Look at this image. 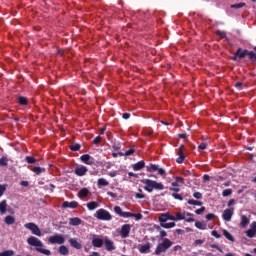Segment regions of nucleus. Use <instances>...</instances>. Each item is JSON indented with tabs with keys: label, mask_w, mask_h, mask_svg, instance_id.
I'll return each mask as SVG.
<instances>
[{
	"label": "nucleus",
	"mask_w": 256,
	"mask_h": 256,
	"mask_svg": "<svg viewBox=\"0 0 256 256\" xmlns=\"http://www.w3.org/2000/svg\"><path fill=\"white\" fill-rule=\"evenodd\" d=\"M253 51H249L247 49L243 50L242 48H238L232 57V61H239V59H245V57H249L250 61H256V46L253 48Z\"/></svg>",
	"instance_id": "f257e3e1"
},
{
	"label": "nucleus",
	"mask_w": 256,
	"mask_h": 256,
	"mask_svg": "<svg viewBox=\"0 0 256 256\" xmlns=\"http://www.w3.org/2000/svg\"><path fill=\"white\" fill-rule=\"evenodd\" d=\"M141 183H143L144 189L147 191V193H153V191H163L165 189V186L161 182H157L155 180L151 179H143L141 180Z\"/></svg>",
	"instance_id": "f03ea898"
},
{
	"label": "nucleus",
	"mask_w": 256,
	"mask_h": 256,
	"mask_svg": "<svg viewBox=\"0 0 256 256\" xmlns=\"http://www.w3.org/2000/svg\"><path fill=\"white\" fill-rule=\"evenodd\" d=\"M28 245L31 247H35L38 253H42V255H51V250L43 248V242L39 240L37 237L31 236L27 239Z\"/></svg>",
	"instance_id": "7ed1b4c3"
},
{
	"label": "nucleus",
	"mask_w": 256,
	"mask_h": 256,
	"mask_svg": "<svg viewBox=\"0 0 256 256\" xmlns=\"http://www.w3.org/2000/svg\"><path fill=\"white\" fill-rule=\"evenodd\" d=\"M172 245L173 242L171 240H169L168 238H164L163 242L158 244V246L156 247L154 254L161 255V253H165L167 249L171 248Z\"/></svg>",
	"instance_id": "20e7f679"
},
{
	"label": "nucleus",
	"mask_w": 256,
	"mask_h": 256,
	"mask_svg": "<svg viewBox=\"0 0 256 256\" xmlns=\"http://www.w3.org/2000/svg\"><path fill=\"white\" fill-rule=\"evenodd\" d=\"M96 217L100 221H111V219H113V216H111V213H109V211H107L103 208L97 210Z\"/></svg>",
	"instance_id": "39448f33"
},
{
	"label": "nucleus",
	"mask_w": 256,
	"mask_h": 256,
	"mask_svg": "<svg viewBox=\"0 0 256 256\" xmlns=\"http://www.w3.org/2000/svg\"><path fill=\"white\" fill-rule=\"evenodd\" d=\"M25 229H28L29 231H31L32 235H36L37 237H41V229L39 228V226H37V224L33 223V222H29L24 224Z\"/></svg>",
	"instance_id": "423d86ee"
},
{
	"label": "nucleus",
	"mask_w": 256,
	"mask_h": 256,
	"mask_svg": "<svg viewBox=\"0 0 256 256\" xmlns=\"http://www.w3.org/2000/svg\"><path fill=\"white\" fill-rule=\"evenodd\" d=\"M48 241L49 243H51V245H55V244L63 245V243H65V237H63V235L56 234V235L50 236Z\"/></svg>",
	"instance_id": "0eeeda50"
},
{
	"label": "nucleus",
	"mask_w": 256,
	"mask_h": 256,
	"mask_svg": "<svg viewBox=\"0 0 256 256\" xmlns=\"http://www.w3.org/2000/svg\"><path fill=\"white\" fill-rule=\"evenodd\" d=\"M146 169H147L148 173H153L155 171H158V173L161 176L166 175L165 169L159 168V165H157V164H150V165L146 166Z\"/></svg>",
	"instance_id": "6e6552de"
},
{
	"label": "nucleus",
	"mask_w": 256,
	"mask_h": 256,
	"mask_svg": "<svg viewBox=\"0 0 256 256\" xmlns=\"http://www.w3.org/2000/svg\"><path fill=\"white\" fill-rule=\"evenodd\" d=\"M130 233H131V224H124L120 230V237H122V239H127Z\"/></svg>",
	"instance_id": "1a4fd4ad"
},
{
	"label": "nucleus",
	"mask_w": 256,
	"mask_h": 256,
	"mask_svg": "<svg viewBox=\"0 0 256 256\" xmlns=\"http://www.w3.org/2000/svg\"><path fill=\"white\" fill-rule=\"evenodd\" d=\"M80 161H82V163H85V165H95V158H93L89 154H83L82 156H80Z\"/></svg>",
	"instance_id": "9d476101"
},
{
	"label": "nucleus",
	"mask_w": 256,
	"mask_h": 256,
	"mask_svg": "<svg viewBox=\"0 0 256 256\" xmlns=\"http://www.w3.org/2000/svg\"><path fill=\"white\" fill-rule=\"evenodd\" d=\"M87 171H89L87 166H79L75 168L74 173L77 177H85V175H87Z\"/></svg>",
	"instance_id": "9b49d317"
},
{
	"label": "nucleus",
	"mask_w": 256,
	"mask_h": 256,
	"mask_svg": "<svg viewBox=\"0 0 256 256\" xmlns=\"http://www.w3.org/2000/svg\"><path fill=\"white\" fill-rule=\"evenodd\" d=\"M233 214H234V209L233 208L225 209L223 214H222V218H223L224 221H231V219L233 217Z\"/></svg>",
	"instance_id": "f8f14e48"
},
{
	"label": "nucleus",
	"mask_w": 256,
	"mask_h": 256,
	"mask_svg": "<svg viewBox=\"0 0 256 256\" xmlns=\"http://www.w3.org/2000/svg\"><path fill=\"white\" fill-rule=\"evenodd\" d=\"M63 209H77L79 207V202L77 201H72V202H67L64 201L62 203Z\"/></svg>",
	"instance_id": "ddd939ff"
},
{
	"label": "nucleus",
	"mask_w": 256,
	"mask_h": 256,
	"mask_svg": "<svg viewBox=\"0 0 256 256\" xmlns=\"http://www.w3.org/2000/svg\"><path fill=\"white\" fill-rule=\"evenodd\" d=\"M185 149V145H180L178 148V158L176 159V163H183L185 161V154L183 153V150Z\"/></svg>",
	"instance_id": "4468645a"
},
{
	"label": "nucleus",
	"mask_w": 256,
	"mask_h": 256,
	"mask_svg": "<svg viewBox=\"0 0 256 256\" xmlns=\"http://www.w3.org/2000/svg\"><path fill=\"white\" fill-rule=\"evenodd\" d=\"M70 246L73 247V249H82L81 241L77 238H70L69 239Z\"/></svg>",
	"instance_id": "2eb2a0df"
},
{
	"label": "nucleus",
	"mask_w": 256,
	"mask_h": 256,
	"mask_svg": "<svg viewBox=\"0 0 256 256\" xmlns=\"http://www.w3.org/2000/svg\"><path fill=\"white\" fill-rule=\"evenodd\" d=\"M104 243H105V241H103V239H101V238L94 237L92 239V246L97 247L98 249H100V247H103Z\"/></svg>",
	"instance_id": "dca6fc26"
},
{
	"label": "nucleus",
	"mask_w": 256,
	"mask_h": 256,
	"mask_svg": "<svg viewBox=\"0 0 256 256\" xmlns=\"http://www.w3.org/2000/svg\"><path fill=\"white\" fill-rule=\"evenodd\" d=\"M105 249L106 251H115V244H113V241L106 239L104 241Z\"/></svg>",
	"instance_id": "f3484780"
},
{
	"label": "nucleus",
	"mask_w": 256,
	"mask_h": 256,
	"mask_svg": "<svg viewBox=\"0 0 256 256\" xmlns=\"http://www.w3.org/2000/svg\"><path fill=\"white\" fill-rule=\"evenodd\" d=\"M83 223V220L79 217L70 218L69 225H72L73 227H77Z\"/></svg>",
	"instance_id": "a211bd4d"
},
{
	"label": "nucleus",
	"mask_w": 256,
	"mask_h": 256,
	"mask_svg": "<svg viewBox=\"0 0 256 256\" xmlns=\"http://www.w3.org/2000/svg\"><path fill=\"white\" fill-rule=\"evenodd\" d=\"M145 168V161L140 160L133 165L134 171H141V169Z\"/></svg>",
	"instance_id": "6ab92c4d"
},
{
	"label": "nucleus",
	"mask_w": 256,
	"mask_h": 256,
	"mask_svg": "<svg viewBox=\"0 0 256 256\" xmlns=\"http://www.w3.org/2000/svg\"><path fill=\"white\" fill-rule=\"evenodd\" d=\"M109 186V181H107L105 178H99L97 181V187L101 189V187H107Z\"/></svg>",
	"instance_id": "aec40b11"
},
{
	"label": "nucleus",
	"mask_w": 256,
	"mask_h": 256,
	"mask_svg": "<svg viewBox=\"0 0 256 256\" xmlns=\"http://www.w3.org/2000/svg\"><path fill=\"white\" fill-rule=\"evenodd\" d=\"M89 195V189L88 188H82L79 192H78V197L80 199H85V197H87Z\"/></svg>",
	"instance_id": "412c9836"
},
{
	"label": "nucleus",
	"mask_w": 256,
	"mask_h": 256,
	"mask_svg": "<svg viewBox=\"0 0 256 256\" xmlns=\"http://www.w3.org/2000/svg\"><path fill=\"white\" fill-rule=\"evenodd\" d=\"M150 249H151V243L149 242L139 247V251L141 253H149Z\"/></svg>",
	"instance_id": "4be33fe9"
},
{
	"label": "nucleus",
	"mask_w": 256,
	"mask_h": 256,
	"mask_svg": "<svg viewBox=\"0 0 256 256\" xmlns=\"http://www.w3.org/2000/svg\"><path fill=\"white\" fill-rule=\"evenodd\" d=\"M158 221L161 223H167L169 221V212L160 214Z\"/></svg>",
	"instance_id": "5701e85b"
},
{
	"label": "nucleus",
	"mask_w": 256,
	"mask_h": 256,
	"mask_svg": "<svg viewBox=\"0 0 256 256\" xmlns=\"http://www.w3.org/2000/svg\"><path fill=\"white\" fill-rule=\"evenodd\" d=\"M0 213L2 215H5V213H7V200H2L0 202Z\"/></svg>",
	"instance_id": "b1692460"
},
{
	"label": "nucleus",
	"mask_w": 256,
	"mask_h": 256,
	"mask_svg": "<svg viewBox=\"0 0 256 256\" xmlns=\"http://www.w3.org/2000/svg\"><path fill=\"white\" fill-rule=\"evenodd\" d=\"M97 207H99V204L95 201H91L87 204L88 211H95V209H97Z\"/></svg>",
	"instance_id": "393cba45"
},
{
	"label": "nucleus",
	"mask_w": 256,
	"mask_h": 256,
	"mask_svg": "<svg viewBox=\"0 0 256 256\" xmlns=\"http://www.w3.org/2000/svg\"><path fill=\"white\" fill-rule=\"evenodd\" d=\"M4 223H6V225H14L15 224V217L8 215L5 217L4 219Z\"/></svg>",
	"instance_id": "a878e982"
},
{
	"label": "nucleus",
	"mask_w": 256,
	"mask_h": 256,
	"mask_svg": "<svg viewBox=\"0 0 256 256\" xmlns=\"http://www.w3.org/2000/svg\"><path fill=\"white\" fill-rule=\"evenodd\" d=\"M171 185L172 187L169 188V191H174V193H179V191H181V188L177 182H172Z\"/></svg>",
	"instance_id": "bb28decb"
},
{
	"label": "nucleus",
	"mask_w": 256,
	"mask_h": 256,
	"mask_svg": "<svg viewBox=\"0 0 256 256\" xmlns=\"http://www.w3.org/2000/svg\"><path fill=\"white\" fill-rule=\"evenodd\" d=\"M133 153H135V148H130L128 151H126L125 153L123 152H119V156L120 157H129L131 155H133Z\"/></svg>",
	"instance_id": "cd10ccee"
},
{
	"label": "nucleus",
	"mask_w": 256,
	"mask_h": 256,
	"mask_svg": "<svg viewBox=\"0 0 256 256\" xmlns=\"http://www.w3.org/2000/svg\"><path fill=\"white\" fill-rule=\"evenodd\" d=\"M248 225H249V218L246 215H242L241 216L240 226L241 227H246Z\"/></svg>",
	"instance_id": "c85d7f7f"
},
{
	"label": "nucleus",
	"mask_w": 256,
	"mask_h": 256,
	"mask_svg": "<svg viewBox=\"0 0 256 256\" xmlns=\"http://www.w3.org/2000/svg\"><path fill=\"white\" fill-rule=\"evenodd\" d=\"M18 103L19 105H22V106L29 105V100H27V97L25 96H19Z\"/></svg>",
	"instance_id": "c756f323"
},
{
	"label": "nucleus",
	"mask_w": 256,
	"mask_h": 256,
	"mask_svg": "<svg viewBox=\"0 0 256 256\" xmlns=\"http://www.w3.org/2000/svg\"><path fill=\"white\" fill-rule=\"evenodd\" d=\"M160 225L164 228V229H173V227H175V222H170V223H167V222H162L160 223Z\"/></svg>",
	"instance_id": "7c9ffc66"
},
{
	"label": "nucleus",
	"mask_w": 256,
	"mask_h": 256,
	"mask_svg": "<svg viewBox=\"0 0 256 256\" xmlns=\"http://www.w3.org/2000/svg\"><path fill=\"white\" fill-rule=\"evenodd\" d=\"M58 252L60 255H67L69 253V248H67L65 245H62L59 247Z\"/></svg>",
	"instance_id": "2f4dec72"
},
{
	"label": "nucleus",
	"mask_w": 256,
	"mask_h": 256,
	"mask_svg": "<svg viewBox=\"0 0 256 256\" xmlns=\"http://www.w3.org/2000/svg\"><path fill=\"white\" fill-rule=\"evenodd\" d=\"M33 173H35L36 175H41V173H45V168H41L40 166H35L32 169Z\"/></svg>",
	"instance_id": "473e14b6"
},
{
	"label": "nucleus",
	"mask_w": 256,
	"mask_h": 256,
	"mask_svg": "<svg viewBox=\"0 0 256 256\" xmlns=\"http://www.w3.org/2000/svg\"><path fill=\"white\" fill-rule=\"evenodd\" d=\"M223 235L226 239H228V241H235V238L233 237V235H231V233L227 230H223Z\"/></svg>",
	"instance_id": "72a5a7b5"
},
{
	"label": "nucleus",
	"mask_w": 256,
	"mask_h": 256,
	"mask_svg": "<svg viewBox=\"0 0 256 256\" xmlns=\"http://www.w3.org/2000/svg\"><path fill=\"white\" fill-rule=\"evenodd\" d=\"M25 161L29 164V165H33L35 163H37V159L33 156H26L25 157Z\"/></svg>",
	"instance_id": "f704fd0d"
},
{
	"label": "nucleus",
	"mask_w": 256,
	"mask_h": 256,
	"mask_svg": "<svg viewBox=\"0 0 256 256\" xmlns=\"http://www.w3.org/2000/svg\"><path fill=\"white\" fill-rule=\"evenodd\" d=\"M195 227L197 229H200L201 231H205V229H207V225L203 224L202 222H199V221L195 222Z\"/></svg>",
	"instance_id": "c9c22d12"
},
{
	"label": "nucleus",
	"mask_w": 256,
	"mask_h": 256,
	"mask_svg": "<svg viewBox=\"0 0 256 256\" xmlns=\"http://www.w3.org/2000/svg\"><path fill=\"white\" fill-rule=\"evenodd\" d=\"M9 165V159L5 156L0 158V167H7Z\"/></svg>",
	"instance_id": "e433bc0d"
},
{
	"label": "nucleus",
	"mask_w": 256,
	"mask_h": 256,
	"mask_svg": "<svg viewBox=\"0 0 256 256\" xmlns=\"http://www.w3.org/2000/svg\"><path fill=\"white\" fill-rule=\"evenodd\" d=\"M15 251L13 250H5L3 252H0V256H14Z\"/></svg>",
	"instance_id": "4c0bfd02"
},
{
	"label": "nucleus",
	"mask_w": 256,
	"mask_h": 256,
	"mask_svg": "<svg viewBox=\"0 0 256 256\" xmlns=\"http://www.w3.org/2000/svg\"><path fill=\"white\" fill-rule=\"evenodd\" d=\"M230 195H233V190L231 188L223 190L222 197H229Z\"/></svg>",
	"instance_id": "58836bf2"
},
{
	"label": "nucleus",
	"mask_w": 256,
	"mask_h": 256,
	"mask_svg": "<svg viewBox=\"0 0 256 256\" xmlns=\"http://www.w3.org/2000/svg\"><path fill=\"white\" fill-rule=\"evenodd\" d=\"M188 205H196L198 207H201V205H203V202L191 199L188 200Z\"/></svg>",
	"instance_id": "ea45409f"
},
{
	"label": "nucleus",
	"mask_w": 256,
	"mask_h": 256,
	"mask_svg": "<svg viewBox=\"0 0 256 256\" xmlns=\"http://www.w3.org/2000/svg\"><path fill=\"white\" fill-rule=\"evenodd\" d=\"M246 235L250 239H253V237H255V235H256V232L252 228H250L249 230L246 231Z\"/></svg>",
	"instance_id": "a19ab883"
},
{
	"label": "nucleus",
	"mask_w": 256,
	"mask_h": 256,
	"mask_svg": "<svg viewBox=\"0 0 256 256\" xmlns=\"http://www.w3.org/2000/svg\"><path fill=\"white\" fill-rule=\"evenodd\" d=\"M230 7H231V9H241V8L245 7V2H240L238 4H233Z\"/></svg>",
	"instance_id": "79ce46f5"
},
{
	"label": "nucleus",
	"mask_w": 256,
	"mask_h": 256,
	"mask_svg": "<svg viewBox=\"0 0 256 256\" xmlns=\"http://www.w3.org/2000/svg\"><path fill=\"white\" fill-rule=\"evenodd\" d=\"M5 191H7V184H0V197L5 195Z\"/></svg>",
	"instance_id": "37998d69"
},
{
	"label": "nucleus",
	"mask_w": 256,
	"mask_h": 256,
	"mask_svg": "<svg viewBox=\"0 0 256 256\" xmlns=\"http://www.w3.org/2000/svg\"><path fill=\"white\" fill-rule=\"evenodd\" d=\"M70 151H79L81 149V145L80 144H72L69 147Z\"/></svg>",
	"instance_id": "c03bdc74"
},
{
	"label": "nucleus",
	"mask_w": 256,
	"mask_h": 256,
	"mask_svg": "<svg viewBox=\"0 0 256 256\" xmlns=\"http://www.w3.org/2000/svg\"><path fill=\"white\" fill-rule=\"evenodd\" d=\"M114 212L116 213V215H119V217L123 215V209H121L119 206L114 207Z\"/></svg>",
	"instance_id": "a18cd8bd"
},
{
	"label": "nucleus",
	"mask_w": 256,
	"mask_h": 256,
	"mask_svg": "<svg viewBox=\"0 0 256 256\" xmlns=\"http://www.w3.org/2000/svg\"><path fill=\"white\" fill-rule=\"evenodd\" d=\"M185 219V214H182L181 212L176 213V221H183Z\"/></svg>",
	"instance_id": "49530a36"
},
{
	"label": "nucleus",
	"mask_w": 256,
	"mask_h": 256,
	"mask_svg": "<svg viewBox=\"0 0 256 256\" xmlns=\"http://www.w3.org/2000/svg\"><path fill=\"white\" fill-rule=\"evenodd\" d=\"M216 35H218V37H221L222 39H225V37H227V33L225 31H221V30H218L216 32Z\"/></svg>",
	"instance_id": "de8ad7c7"
},
{
	"label": "nucleus",
	"mask_w": 256,
	"mask_h": 256,
	"mask_svg": "<svg viewBox=\"0 0 256 256\" xmlns=\"http://www.w3.org/2000/svg\"><path fill=\"white\" fill-rule=\"evenodd\" d=\"M101 141H103V137L97 136V137L93 140V144H94V145H99V143H101Z\"/></svg>",
	"instance_id": "09e8293b"
},
{
	"label": "nucleus",
	"mask_w": 256,
	"mask_h": 256,
	"mask_svg": "<svg viewBox=\"0 0 256 256\" xmlns=\"http://www.w3.org/2000/svg\"><path fill=\"white\" fill-rule=\"evenodd\" d=\"M193 198L194 199H203V194L201 192H194Z\"/></svg>",
	"instance_id": "8fccbe9b"
},
{
	"label": "nucleus",
	"mask_w": 256,
	"mask_h": 256,
	"mask_svg": "<svg viewBox=\"0 0 256 256\" xmlns=\"http://www.w3.org/2000/svg\"><path fill=\"white\" fill-rule=\"evenodd\" d=\"M212 237H215L216 239H221V234H219V232H217V230H213L211 232Z\"/></svg>",
	"instance_id": "3c124183"
},
{
	"label": "nucleus",
	"mask_w": 256,
	"mask_h": 256,
	"mask_svg": "<svg viewBox=\"0 0 256 256\" xmlns=\"http://www.w3.org/2000/svg\"><path fill=\"white\" fill-rule=\"evenodd\" d=\"M121 217H124L125 219H129V217H133V213H131V212H122Z\"/></svg>",
	"instance_id": "603ef678"
},
{
	"label": "nucleus",
	"mask_w": 256,
	"mask_h": 256,
	"mask_svg": "<svg viewBox=\"0 0 256 256\" xmlns=\"http://www.w3.org/2000/svg\"><path fill=\"white\" fill-rule=\"evenodd\" d=\"M172 197L177 199L178 201H183V196H181V194L173 193Z\"/></svg>",
	"instance_id": "864d4df0"
},
{
	"label": "nucleus",
	"mask_w": 256,
	"mask_h": 256,
	"mask_svg": "<svg viewBox=\"0 0 256 256\" xmlns=\"http://www.w3.org/2000/svg\"><path fill=\"white\" fill-rule=\"evenodd\" d=\"M199 151H205V149H207V143L202 142L199 146H198Z\"/></svg>",
	"instance_id": "5fc2aeb1"
},
{
	"label": "nucleus",
	"mask_w": 256,
	"mask_h": 256,
	"mask_svg": "<svg viewBox=\"0 0 256 256\" xmlns=\"http://www.w3.org/2000/svg\"><path fill=\"white\" fill-rule=\"evenodd\" d=\"M175 181H176V183L179 185V183H181L182 185L185 183V179H183V177H179V176H177L176 178H175Z\"/></svg>",
	"instance_id": "6e6d98bb"
},
{
	"label": "nucleus",
	"mask_w": 256,
	"mask_h": 256,
	"mask_svg": "<svg viewBox=\"0 0 256 256\" xmlns=\"http://www.w3.org/2000/svg\"><path fill=\"white\" fill-rule=\"evenodd\" d=\"M210 247L212 249H217V251H219L220 253H223V249H221V247H219V245L217 244H211Z\"/></svg>",
	"instance_id": "4d7b16f0"
},
{
	"label": "nucleus",
	"mask_w": 256,
	"mask_h": 256,
	"mask_svg": "<svg viewBox=\"0 0 256 256\" xmlns=\"http://www.w3.org/2000/svg\"><path fill=\"white\" fill-rule=\"evenodd\" d=\"M196 215H202V213H205V207H201L199 209L195 210Z\"/></svg>",
	"instance_id": "13d9d810"
},
{
	"label": "nucleus",
	"mask_w": 256,
	"mask_h": 256,
	"mask_svg": "<svg viewBox=\"0 0 256 256\" xmlns=\"http://www.w3.org/2000/svg\"><path fill=\"white\" fill-rule=\"evenodd\" d=\"M132 217H134L136 219V221H141V219H143V214H141V213L133 214Z\"/></svg>",
	"instance_id": "bf43d9fd"
},
{
	"label": "nucleus",
	"mask_w": 256,
	"mask_h": 256,
	"mask_svg": "<svg viewBox=\"0 0 256 256\" xmlns=\"http://www.w3.org/2000/svg\"><path fill=\"white\" fill-rule=\"evenodd\" d=\"M206 219H207V221H211V220L215 219V214H213V213L207 214Z\"/></svg>",
	"instance_id": "052dcab7"
},
{
	"label": "nucleus",
	"mask_w": 256,
	"mask_h": 256,
	"mask_svg": "<svg viewBox=\"0 0 256 256\" xmlns=\"http://www.w3.org/2000/svg\"><path fill=\"white\" fill-rule=\"evenodd\" d=\"M235 87L241 91L243 89V82H236Z\"/></svg>",
	"instance_id": "680f3d73"
},
{
	"label": "nucleus",
	"mask_w": 256,
	"mask_h": 256,
	"mask_svg": "<svg viewBox=\"0 0 256 256\" xmlns=\"http://www.w3.org/2000/svg\"><path fill=\"white\" fill-rule=\"evenodd\" d=\"M135 198H136V199H145V194L136 193V194H135Z\"/></svg>",
	"instance_id": "e2e57ef3"
},
{
	"label": "nucleus",
	"mask_w": 256,
	"mask_h": 256,
	"mask_svg": "<svg viewBox=\"0 0 256 256\" xmlns=\"http://www.w3.org/2000/svg\"><path fill=\"white\" fill-rule=\"evenodd\" d=\"M203 181H204V182L211 181V176H209L208 174H205V175L203 176Z\"/></svg>",
	"instance_id": "0e129e2a"
},
{
	"label": "nucleus",
	"mask_w": 256,
	"mask_h": 256,
	"mask_svg": "<svg viewBox=\"0 0 256 256\" xmlns=\"http://www.w3.org/2000/svg\"><path fill=\"white\" fill-rule=\"evenodd\" d=\"M20 185H21L22 187H29V181H21V182H20Z\"/></svg>",
	"instance_id": "69168bd1"
},
{
	"label": "nucleus",
	"mask_w": 256,
	"mask_h": 256,
	"mask_svg": "<svg viewBox=\"0 0 256 256\" xmlns=\"http://www.w3.org/2000/svg\"><path fill=\"white\" fill-rule=\"evenodd\" d=\"M131 117V114L130 113H123L122 114V118L123 119H129Z\"/></svg>",
	"instance_id": "338daca9"
},
{
	"label": "nucleus",
	"mask_w": 256,
	"mask_h": 256,
	"mask_svg": "<svg viewBox=\"0 0 256 256\" xmlns=\"http://www.w3.org/2000/svg\"><path fill=\"white\" fill-rule=\"evenodd\" d=\"M251 229H253L256 232V222H253L251 224Z\"/></svg>",
	"instance_id": "774afa93"
}]
</instances>
